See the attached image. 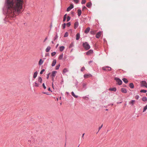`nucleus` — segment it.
Returning a JSON list of instances; mask_svg holds the SVG:
<instances>
[{"label": "nucleus", "instance_id": "f257e3e1", "mask_svg": "<svg viewBox=\"0 0 147 147\" xmlns=\"http://www.w3.org/2000/svg\"><path fill=\"white\" fill-rule=\"evenodd\" d=\"M23 0H6L7 13L10 17H13L22 12Z\"/></svg>", "mask_w": 147, "mask_h": 147}, {"label": "nucleus", "instance_id": "f03ea898", "mask_svg": "<svg viewBox=\"0 0 147 147\" xmlns=\"http://www.w3.org/2000/svg\"><path fill=\"white\" fill-rule=\"evenodd\" d=\"M83 46L86 50H88L90 48V46L87 42H85L83 43Z\"/></svg>", "mask_w": 147, "mask_h": 147}, {"label": "nucleus", "instance_id": "7ed1b4c3", "mask_svg": "<svg viewBox=\"0 0 147 147\" xmlns=\"http://www.w3.org/2000/svg\"><path fill=\"white\" fill-rule=\"evenodd\" d=\"M140 84L141 86L147 88V83L145 81H141Z\"/></svg>", "mask_w": 147, "mask_h": 147}, {"label": "nucleus", "instance_id": "20e7f679", "mask_svg": "<svg viewBox=\"0 0 147 147\" xmlns=\"http://www.w3.org/2000/svg\"><path fill=\"white\" fill-rule=\"evenodd\" d=\"M115 80L116 81L117 84L119 85H121L122 84V81L119 78H115Z\"/></svg>", "mask_w": 147, "mask_h": 147}, {"label": "nucleus", "instance_id": "39448f33", "mask_svg": "<svg viewBox=\"0 0 147 147\" xmlns=\"http://www.w3.org/2000/svg\"><path fill=\"white\" fill-rule=\"evenodd\" d=\"M102 69L103 70L109 71L111 70V69L110 67L106 66L103 67L102 68Z\"/></svg>", "mask_w": 147, "mask_h": 147}, {"label": "nucleus", "instance_id": "423d86ee", "mask_svg": "<svg viewBox=\"0 0 147 147\" xmlns=\"http://www.w3.org/2000/svg\"><path fill=\"white\" fill-rule=\"evenodd\" d=\"M74 7V6L73 5L71 4L70 6L68 7L67 9V11H70L71 9L73 8Z\"/></svg>", "mask_w": 147, "mask_h": 147}, {"label": "nucleus", "instance_id": "0eeeda50", "mask_svg": "<svg viewBox=\"0 0 147 147\" xmlns=\"http://www.w3.org/2000/svg\"><path fill=\"white\" fill-rule=\"evenodd\" d=\"M93 53V51L92 50H90L88 51L86 53V54L87 55H90L91 54H92Z\"/></svg>", "mask_w": 147, "mask_h": 147}, {"label": "nucleus", "instance_id": "6e6552de", "mask_svg": "<svg viewBox=\"0 0 147 147\" xmlns=\"http://www.w3.org/2000/svg\"><path fill=\"white\" fill-rule=\"evenodd\" d=\"M91 76L92 75L90 74H85L84 75V77L85 78H87L89 77H91Z\"/></svg>", "mask_w": 147, "mask_h": 147}, {"label": "nucleus", "instance_id": "1a4fd4ad", "mask_svg": "<svg viewBox=\"0 0 147 147\" xmlns=\"http://www.w3.org/2000/svg\"><path fill=\"white\" fill-rule=\"evenodd\" d=\"M101 34V32H98L96 35V37L97 38H99Z\"/></svg>", "mask_w": 147, "mask_h": 147}, {"label": "nucleus", "instance_id": "9d476101", "mask_svg": "<svg viewBox=\"0 0 147 147\" xmlns=\"http://www.w3.org/2000/svg\"><path fill=\"white\" fill-rule=\"evenodd\" d=\"M78 22H76L74 24V27L75 29H76L77 28L78 26Z\"/></svg>", "mask_w": 147, "mask_h": 147}, {"label": "nucleus", "instance_id": "9b49d317", "mask_svg": "<svg viewBox=\"0 0 147 147\" xmlns=\"http://www.w3.org/2000/svg\"><path fill=\"white\" fill-rule=\"evenodd\" d=\"M121 92L123 93H126L127 92V90L125 88H122L121 89Z\"/></svg>", "mask_w": 147, "mask_h": 147}, {"label": "nucleus", "instance_id": "f8f14e48", "mask_svg": "<svg viewBox=\"0 0 147 147\" xmlns=\"http://www.w3.org/2000/svg\"><path fill=\"white\" fill-rule=\"evenodd\" d=\"M57 73V71H53L52 72V78H54L55 77Z\"/></svg>", "mask_w": 147, "mask_h": 147}, {"label": "nucleus", "instance_id": "ddd939ff", "mask_svg": "<svg viewBox=\"0 0 147 147\" xmlns=\"http://www.w3.org/2000/svg\"><path fill=\"white\" fill-rule=\"evenodd\" d=\"M56 59H54L53 60V62H52V63L51 64V66H54L56 63Z\"/></svg>", "mask_w": 147, "mask_h": 147}, {"label": "nucleus", "instance_id": "4468645a", "mask_svg": "<svg viewBox=\"0 0 147 147\" xmlns=\"http://www.w3.org/2000/svg\"><path fill=\"white\" fill-rule=\"evenodd\" d=\"M90 28L89 27H88L84 31V32L85 33H87L90 30Z\"/></svg>", "mask_w": 147, "mask_h": 147}, {"label": "nucleus", "instance_id": "2eb2a0df", "mask_svg": "<svg viewBox=\"0 0 147 147\" xmlns=\"http://www.w3.org/2000/svg\"><path fill=\"white\" fill-rule=\"evenodd\" d=\"M42 79L41 77H39L38 79V82L40 83V84H41L42 82Z\"/></svg>", "mask_w": 147, "mask_h": 147}, {"label": "nucleus", "instance_id": "dca6fc26", "mask_svg": "<svg viewBox=\"0 0 147 147\" xmlns=\"http://www.w3.org/2000/svg\"><path fill=\"white\" fill-rule=\"evenodd\" d=\"M51 47L49 46H48L46 49L45 51L47 52H48L51 49Z\"/></svg>", "mask_w": 147, "mask_h": 147}, {"label": "nucleus", "instance_id": "f3484780", "mask_svg": "<svg viewBox=\"0 0 147 147\" xmlns=\"http://www.w3.org/2000/svg\"><path fill=\"white\" fill-rule=\"evenodd\" d=\"M78 16H80L81 14L82 11L80 9H78Z\"/></svg>", "mask_w": 147, "mask_h": 147}, {"label": "nucleus", "instance_id": "a211bd4d", "mask_svg": "<svg viewBox=\"0 0 147 147\" xmlns=\"http://www.w3.org/2000/svg\"><path fill=\"white\" fill-rule=\"evenodd\" d=\"M43 62V61L42 59H40L39 61L38 64L40 65H42Z\"/></svg>", "mask_w": 147, "mask_h": 147}, {"label": "nucleus", "instance_id": "6ab92c4d", "mask_svg": "<svg viewBox=\"0 0 147 147\" xmlns=\"http://www.w3.org/2000/svg\"><path fill=\"white\" fill-rule=\"evenodd\" d=\"M109 90H111V91H114L115 92L116 90V88H110L109 89Z\"/></svg>", "mask_w": 147, "mask_h": 147}, {"label": "nucleus", "instance_id": "aec40b11", "mask_svg": "<svg viewBox=\"0 0 147 147\" xmlns=\"http://www.w3.org/2000/svg\"><path fill=\"white\" fill-rule=\"evenodd\" d=\"M91 3L90 2H89L86 4V5L87 7L89 8L91 7Z\"/></svg>", "mask_w": 147, "mask_h": 147}, {"label": "nucleus", "instance_id": "412c9836", "mask_svg": "<svg viewBox=\"0 0 147 147\" xmlns=\"http://www.w3.org/2000/svg\"><path fill=\"white\" fill-rule=\"evenodd\" d=\"M80 34L79 33H78L77 34H76V40H78L79 38H80Z\"/></svg>", "mask_w": 147, "mask_h": 147}, {"label": "nucleus", "instance_id": "4be33fe9", "mask_svg": "<svg viewBox=\"0 0 147 147\" xmlns=\"http://www.w3.org/2000/svg\"><path fill=\"white\" fill-rule=\"evenodd\" d=\"M64 48L65 47L64 46H61L60 47L59 50L61 51H62L64 50Z\"/></svg>", "mask_w": 147, "mask_h": 147}, {"label": "nucleus", "instance_id": "5701e85b", "mask_svg": "<svg viewBox=\"0 0 147 147\" xmlns=\"http://www.w3.org/2000/svg\"><path fill=\"white\" fill-rule=\"evenodd\" d=\"M38 73L37 71L35 72L34 74L33 78H36L37 77V75Z\"/></svg>", "mask_w": 147, "mask_h": 147}, {"label": "nucleus", "instance_id": "b1692460", "mask_svg": "<svg viewBox=\"0 0 147 147\" xmlns=\"http://www.w3.org/2000/svg\"><path fill=\"white\" fill-rule=\"evenodd\" d=\"M122 80L125 83H127L128 82L127 79L125 78H123Z\"/></svg>", "mask_w": 147, "mask_h": 147}, {"label": "nucleus", "instance_id": "393cba45", "mask_svg": "<svg viewBox=\"0 0 147 147\" xmlns=\"http://www.w3.org/2000/svg\"><path fill=\"white\" fill-rule=\"evenodd\" d=\"M63 54H62L59 55V57H58V59L60 60L61 59L63 58Z\"/></svg>", "mask_w": 147, "mask_h": 147}, {"label": "nucleus", "instance_id": "a878e982", "mask_svg": "<svg viewBox=\"0 0 147 147\" xmlns=\"http://www.w3.org/2000/svg\"><path fill=\"white\" fill-rule=\"evenodd\" d=\"M71 94L75 98H77L78 97V96L75 95L74 92H71Z\"/></svg>", "mask_w": 147, "mask_h": 147}, {"label": "nucleus", "instance_id": "bb28decb", "mask_svg": "<svg viewBox=\"0 0 147 147\" xmlns=\"http://www.w3.org/2000/svg\"><path fill=\"white\" fill-rule=\"evenodd\" d=\"M142 100L144 102H145L147 100V98L146 97H144L142 98Z\"/></svg>", "mask_w": 147, "mask_h": 147}, {"label": "nucleus", "instance_id": "cd10ccee", "mask_svg": "<svg viewBox=\"0 0 147 147\" xmlns=\"http://www.w3.org/2000/svg\"><path fill=\"white\" fill-rule=\"evenodd\" d=\"M129 87L131 88H134V85L132 83H130L129 84Z\"/></svg>", "mask_w": 147, "mask_h": 147}, {"label": "nucleus", "instance_id": "c85d7f7f", "mask_svg": "<svg viewBox=\"0 0 147 147\" xmlns=\"http://www.w3.org/2000/svg\"><path fill=\"white\" fill-rule=\"evenodd\" d=\"M34 86L36 87H38L39 85H40V84L39 83H38L36 82H35L34 83Z\"/></svg>", "mask_w": 147, "mask_h": 147}, {"label": "nucleus", "instance_id": "c756f323", "mask_svg": "<svg viewBox=\"0 0 147 147\" xmlns=\"http://www.w3.org/2000/svg\"><path fill=\"white\" fill-rule=\"evenodd\" d=\"M68 71V70H67V68H65L63 69V73H65L67 72Z\"/></svg>", "mask_w": 147, "mask_h": 147}, {"label": "nucleus", "instance_id": "7c9ffc66", "mask_svg": "<svg viewBox=\"0 0 147 147\" xmlns=\"http://www.w3.org/2000/svg\"><path fill=\"white\" fill-rule=\"evenodd\" d=\"M66 16H67V14H65V15L63 17V22H64L65 21L66 18Z\"/></svg>", "mask_w": 147, "mask_h": 147}, {"label": "nucleus", "instance_id": "2f4dec72", "mask_svg": "<svg viewBox=\"0 0 147 147\" xmlns=\"http://www.w3.org/2000/svg\"><path fill=\"white\" fill-rule=\"evenodd\" d=\"M147 109V105L145 106L143 109V112H144Z\"/></svg>", "mask_w": 147, "mask_h": 147}, {"label": "nucleus", "instance_id": "473e14b6", "mask_svg": "<svg viewBox=\"0 0 147 147\" xmlns=\"http://www.w3.org/2000/svg\"><path fill=\"white\" fill-rule=\"evenodd\" d=\"M135 102V100H132L131 102H130L129 103L130 104H131L132 105H133Z\"/></svg>", "mask_w": 147, "mask_h": 147}, {"label": "nucleus", "instance_id": "72a5a7b5", "mask_svg": "<svg viewBox=\"0 0 147 147\" xmlns=\"http://www.w3.org/2000/svg\"><path fill=\"white\" fill-rule=\"evenodd\" d=\"M146 90H142L140 91L141 92L146 93Z\"/></svg>", "mask_w": 147, "mask_h": 147}, {"label": "nucleus", "instance_id": "f704fd0d", "mask_svg": "<svg viewBox=\"0 0 147 147\" xmlns=\"http://www.w3.org/2000/svg\"><path fill=\"white\" fill-rule=\"evenodd\" d=\"M68 35V33L66 32H65V34L64 37H67Z\"/></svg>", "mask_w": 147, "mask_h": 147}, {"label": "nucleus", "instance_id": "c9c22d12", "mask_svg": "<svg viewBox=\"0 0 147 147\" xmlns=\"http://www.w3.org/2000/svg\"><path fill=\"white\" fill-rule=\"evenodd\" d=\"M56 53L55 52H53L51 53V55L52 56H53L55 55Z\"/></svg>", "mask_w": 147, "mask_h": 147}, {"label": "nucleus", "instance_id": "e433bc0d", "mask_svg": "<svg viewBox=\"0 0 147 147\" xmlns=\"http://www.w3.org/2000/svg\"><path fill=\"white\" fill-rule=\"evenodd\" d=\"M86 2V0H82V2H81V3L82 4H84Z\"/></svg>", "mask_w": 147, "mask_h": 147}, {"label": "nucleus", "instance_id": "4c0bfd02", "mask_svg": "<svg viewBox=\"0 0 147 147\" xmlns=\"http://www.w3.org/2000/svg\"><path fill=\"white\" fill-rule=\"evenodd\" d=\"M70 19V17L69 16H68L67 17V21L68 22L69 21Z\"/></svg>", "mask_w": 147, "mask_h": 147}, {"label": "nucleus", "instance_id": "58836bf2", "mask_svg": "<svg viewBox=\"0 0 147 147\" xmlns=\"http://www.w3.org/2000/svg\"><path fill=\"white\" fill-rule=\"evenodd\" d=\"M60 66V64H59L56 67V70L58 69H59Z\"/></svg>", "mask_w": 147, "mask_h": 147}, {"label": "nucleus", "instance_id": "ea45409f", "mask_svg": "<svg viewBox=\"0 0 147 147\" xmlns=\"http://www.w3.org/2000/svg\"><path fill=\"white\" fill-rule=\"evenodd\" d=\"M71 25V23L70 22H69L66 24L67 26L68 27H69Z\"/></svg>", "mask_w": 147, "mask_h": 147}, {"label": "nucleus", "instance_id": "a19ab883", "mask_svg": "<svg viewBox=\"0 0 147 147\" xmlns=\"http://www.w3.org/2000/svg\"><path fill=\"white\" fill-rule=\"evenodd\" d=\"M65 26H66V24L65 23H64V24L63 25H62V26H63V28L64 29L65 27Z\"/></svg>", "mask_w": 147, "mask_h": 147}, {"label": "nucleus", "instance_id": "79ce46f5", "mask_svg": "<svg viewBox=\"0 0 147 147\" xmlns=\"http://www.w3.org/2000/svg\"><path fill=\"white\" fill-rule=\"evenodd\" d=\"M45 70L44 69H42L40 72V74H42L43 73V72Z\"/></svg>", "mask_w": 147, "mask_h": 147}, {"label": "nucleus", "instance_id": "37998d69", "mask_svg": "<svg viewBox=\"0 0 147 147\" xmlns=\"http://www.w3.org/2000/svg\"><path fill=\"white\" fill-rule=\"evenodd\" d=\"M139 96L138 95H136L135 97V98L136 99H138L139 98Z\"/></svg>", "mask_w": 147, "mask_h": 147}, {"label": "nucleus", "instance_id": "c03bdc74", "mask_svg": "<svg viewBox=\"0 0 147 147\" xmlns=\"http://www.w3.org/2000/svg\"><path fill=\"white\" fill-rule=\"evenodd\" d=\"M74 1L76 3H78L79 2V0H74Z\"/></svg>", "mask_w": 147, "mask_h": 147}, {"label": "nucleus", "instance_id": "a18cd8bd", "mask_svg": "<svg viewBox=\"0 0 147 147\" xmlns=\"http://www.w3.org/2000/svg\"><path fill=\"white\" fill-rule=\"evenodd\" d=\"M85 69V68L83 67H82L81 69V71H84V70Z\"/></svg>", "mask_w": 147, "mask_h": 147}, {"label": "nucleus", "instance_id": "49530a36", "mask_svg": "<svg viewBox=\"0 0 147 147\" xmlns=\"http://www.w3.org/2000/svg\"><path fill=\"white\" fill-rule=\"evenodd\" d=\"M42 86L43 87V88L45 89L46 88V87L45 86V84L44 83L43 84H42Z\"/></svg>", "mask_w": 147, "mask_h": 147}, {"label": "nucleus", "instance_id": "de8ad7c7", "mask_svg": "<svg viewBox=\"0 0 147 147\" xmlns=\"http://www.w3.org/2000/svg\"><path fill=\"white\" fill-rule=\"evenodd\" d=\"M47 37H46L45 39L43 41L44 42H45V41L47 40Z\"/></svg>", "mask_w": 147, "mask_h": 147}, {"label": "nucleus", "instance_id": "09e8293b", "mask_svg": "<svg viewBox=\"0 0 147 147\" xmlns=\"http://www.w3.org/2000/svg\"><path fill=\"white\" fill-rule=\"evenodd\" d=\"M102 127V125L100 127H99V128H98L99 130L101 129V128Z\"/></svg>", "mask_w": 147, "mask_h": 147}, {"label": "nucleus", "instance_id": "8fccbe9b", "mask_svg": "<svg viewBox=\"0 0 147 147\" xmlns=\"http://www.w3.org/2000/svg\"><path fill=\"white\" fill-rule=\"evenodd\" d=\"M49 77V74L47 75V79H48Z\"/></svg>", "mask_w": 147, "mask_h": 147}, {"label": "nucleus", "instance_id": "3c124183", "mask_svg": "<svg viewBox=\"0 0 147 147\" xmlns=\"http://www.w3.org/2000/svg\"><path fill=\"white\" fill-rule=\"evenodd\" d=\"M73 44H71V45H70L69 46V47L70 48V47H71L73 46Z\"/></svg>", "mask_w": 147, "mask_h": 147}, {"label": "nucleus", "instance_id": "603ef678", "mask_svg": "<svg viewBox=\"0 0 147 147\" xmlns=\"http://www.w3.org/2000/svg\"><path fill=\"white\" fill-rule=\"evenodd\" d=\"M86 9V7L85 6H84L82 8L83 10L84 9Z\"/></svg>", "mask_w": 147, "mask_h": 147}, {"label": "nucleus", "instance_id": "864d4df0", "mask_svg": "<svg viewBox=\"0 0 147 147\" xmlns=\"http://www.w3.org/2000/svg\"><path fill=\"white\" fill-rule=\"evenodd\" d=\"M48 90L49 91H51V90H50V89L49 88H48Z\"/></svg>", "mask_w": 147, "mask_h": 147}, {"label": "nucleus", "instance_id": "5fc2aeb1", "mask_svg": "<svg viewBox=\"0 0 147 147\" xmlns=\"http://www.w3.org/2000/svg\"><path fill=\"white\" fill-rule=\"evenodd\" d=\"M54 78H52V80H53V81H54Z\"/></svg>", "mask_w": 147, "mask_h": 147}, {"label": "nucleus", "instance_id": "6e6d98bb", "mask_svg": "<svg viewBox=\"0 0 147 147\" xmlns=\"http://www.w3.org/2000/svg\"><path fill=\"white\" fill-rule=\"evenodd\" d=\"M84 134H83L82 136V137H83V136H84Z\"/></svg>", "mask_w": 147, "mask_h": 147}, {"label": "nucleus", "instance_id": "4d7b16f0", "mask_svg": "<svg viewBox=\"0 0 147 147\" xmlns=\"http://www.w3.org/2000/svg\"><path fill=\"white\" fill-rule=\"evenodd\" d=\"M52 86L53 87V83H52Z\"/></svg>", "mask_w": 147, "mask_h": 147}, {"label": "nucleus", "instance_id": "13d9d810", "mask_svg": "<svg viewBox=\"0 0 147 147\" xmlns=\"http://www.w3.org/2000/svg\"><path fill=\"white\" fill-rule=\"evenodd\" d=\"M58 45H59L58 44L57 45V46H56V47H58Z\"/></svg>", "mask_w": 147, "mask_h": 147}, {"label": "nucleus", "instance_id": "bf43d9fd", "mask_svg": "<svg viewBox=\"0 0 147 147\" xmlns=\"http://www.w3.org/2000/svg\"><path fill=\"white\" fill-rule=\"evenodd\" d=\"M52 43L53 44V43H54V42H53V41H52Z\"/></svg>", "mask_w": 147, "mask_h": 147}, {"label": "nucleus", "instance_id": "052dcab7", "mask_svg": "<svg viewBox=\"0 0 147 147\" xmlns=\"http://www.w3.org/2000/svg\"><path fill=\"white\" fill-rule=\"evenodd\" d=\"M106 111H108V109H106Z\"/></svg>", "mask_w": 147, "mask_h": 147}, {"label": "nucleus", "instance_id": "680f3d73", "mask_svg": "<svg viewBox=\"0 0 147 147\" xmlns=\"http://www.w3.org/2000/svg\"><path fill=\"white\" fill-rule=\"evenodd\" d=\"M113 105V104H112L111 105H112H112Z\"/></svg>", "mask_w": 147, "mask_h": 147}, {"label": "nucleus", "instance_id": "e2e57ef3", "mask_svg": "<svg viewBox=\"0 0 147 147\" xmlns=\"http://www.w3.org/2000/svg\"><path fill=\"white\" fill-rule=\"evenodd\" d=\"M56 39V38H55V39Z\"/></svg>", "mask_w": 147, "mask_h": 147}, {"label": "nucleus", "instance_id": "0e129e2a", "mask_svg": "<svg viewBox=\"0 0 147 147\" xmlns=\"http://www.w3.org/2000/svg\"><path fill=\"white\" fill-rule=\"evenodd\" d=\"M146 96H147V93H146Z\"/></svg>", "mask_w": 147, "mask_h": 147}]
</instances>
